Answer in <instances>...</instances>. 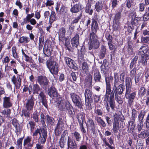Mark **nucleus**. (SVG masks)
<instances>
[{"instance_id": "1", "label": "nucleus", "mask_w": 149, "mask_h": 149, "mask_svg": "<svg viewBox=\"0 0 149 149\" xmlns=\"http://www.w3.org/2000/svg\"><path fill=\"white\" fill-rule=\"evenodd\" d=\"M114 82L113 87V90H125L123 84L124 82V74L122 73L120 75V79L119 78V75L118 73L116 72L114 74Z\"/></svg>"}, {"instance_id": "2", "label": "nucleus", "mask_w": 149, "mask_h": 149, "mask_svg": "<svg viewBox=\"0 0 149 149\" xmlns=\"http://www.w3.org/2000/svg\"><path fill=\"white\" fill-rule=\"evenodd\" d=\"M39 134V137L38 139V142L42 144H44L47 138V132L45 128H38L33 132V136H36Z\"/></svg>"}, {"instance_id": "3", "label": "nucleus", "mask_w": 149, "mask_h": 149, "mask_svg": "<svg viewBox=\"0 0 149 149\" xmlns=\"http://www.w3.org/2000/svg\"><path fill=\"white\" fill-rule=\"evenodd\" d=\"M113 117L114 122L113 123L112 130L114 133H116L118 130L122 127V126H123L122 123H120V121L123 122L124 119L121 117L120 115L117 114L116 113L114 114Z\"/></svg>"}, {"instance_id": "4", "label": "nucleus", "mask_w": 149, "mask_h": 149, "mask_svg": "<svg viewBox=\"0 0 149 149\" xmlns=\"http://www.w3.org/2000/svg\"><path fill=\"white\" fill-rule=\"evenodd\" d=\"M46 65L52 74H57L58 71V63L55 61L49 58L47 61Z\"/></svg>"}, {"instance_id": "5", "label": "nucleus", "mask_w": 149, "mask_h": 149, "mask_svg": "<svg viewBox=\"0 0 149 149\" xmlns=\"http://www.w3.org/2000/svg\"><path fill=\"white\" fill-rule=\"evenodd\" d=\"M107 99L106 108L107 111H110V107H111L112 110L115 108V102L114 101V93L113 92L111 93L110 96Z\"/></svg>"}, {"instance_id": "6", "label": "nucleus", "mask_w": 149, "mask_h": 149, "mask_svg": "<svg viewBox=\"0 0 149 149\" xmlns=\"http://www.w3.org/2000/svg\"><path fill=\"white\" fill-rule=\"evenodd\" d=\"M35 101L33 95L29 97L25 104V108L27 110L30 111L33 109Z\"/></svg>"}, {"instance_id": "7", "label": "nucleus", "mask_w": 149, "mask_h": 149, "mask_svg": "<svg viewBox=\"0 0 149 149\" xmlns=\"http://www.w3.org/2000/svg\"><path fill=\"white\" fill-rule=\"evenodd\" d=\"M34 144V140L30 136H27L23 141V145L25 149L31 148Z\"/></svg>"}, {"instance_id": "8", "label": "nucleus", "mask_w": 149, "mask_h": 149, "mask_svg": "<svg viewBox=\"0 0 149 149\" xmlns=\"http://www.w3.org/2000/svg\"><path fill=\"white\" fill-rule=\"evenodd\" d=\"M73 102L74 103L75 105L77 106L79 108L81 109L82 107L81 99L79 97L74 93H72L70 94Z\"/></svg>"}, {"instance_id": "9", "label": "nucleus", "mask_w": 149, "mask_h": 149, "mask_svg": "<svg viewBox=\"0 0 149 149\" xmlns=\"http://www.w3.org/2000/svg\"><path fill=\"white\" fill-rule=\"evenodd\" d=\"M63 120L60 118L58 121L56 127L55 129V133L56 136H59L64 130Z\"/></svg>"}, {"instance_id": "10", "label": "nucleus", "mask_w": 149, "mask_h": 149, "mask_svg": "<svg viewBox=\"0 0 149 149\" xmlns=\"http://www.w3.org/2000/svg\"><path fill=\"white\" fill-rule=\"evenodd\" d=\"M69 102H66L65 100H58L56 102V106L58 109V110L60 111H63L65 110L67 106V104Z\"/></svg>"}, {"instance_id": "11", "label": "nucleus", "mask_w": 149, "mask_h": 149, "mask_svg": "<svg viewBox=\"0 0 149 149\" xmlns=\"http://www.w3.org/2000/svg\"><path fill=\"white\" fill-rule=\"evenodd\" d=\"M12 82L15 85L14 91L16 89H19L21 85L22 79L19 76H17L16 78L15 75H13L11 78Z\"/></svg>"}, {"instance_id": "12", "label": "nucleus", "mask_w": 149, "mask_h": 149, "mask_svg": "<svg viewBox=\"0 0 149 149\" xmlns=\"http://www.w3.org/2000/svg\"><path fill=\"white\" fill-rule=\"evenodd\" d=\"M115 93V98L116 100L119 104H122L123 103L122 99L120 95L122 94L125 90L120 89L113 90Z\"/></svg>"}, {"instance_id": "13", "label": "nucleus", "mask_w": 149, "mask_h": 149, "mask_svg": "<svg viewBox=\"0 0 149 149\" xmlns=\"http://www.w3.org/2000/svg\"><path fill=\"white\" fill-rule=\"evenodd\" d=\"M68 133L67 131H64L61 135V138H60L59 142V146L61 148H64L66 144V139L65 137L66 134Z\"/></svg>"}, {"instance_id": "14", "label": "nucleus", "mask_w": 149, "mask_h": 149, "mask_svg": "<svg viewBox=\"0 0 149 149\" xmlns=\"http://www.w3.org/2000/svg\"><path fill=\"white\" fill-rule=\"evenodd\" d=\"M67 144L68 149H76L77 147L75 141L72 139L69 136L68 137Z\"/></svg>"}, {"instance_id": "15", "label": "nucleus", "mask_w": 149, "mask_h": 149, "mask_svg": "<svg viewBox=\"0 0 149 149\" xmlns=\"http://www.w3.org/2000/svg\"><path fill=\"white\" fill-rule=\"evenodd\" d=\"M37 80L38 82L40 85L45 86H47L48 84L49 81L47 78L45 76H39L38 77Z\"/></svg>"}, {"instance_id": "16", "label": "nucleus", "mask_w": 149, "mask_h": 149, "mask_svg": "<svg viewBox=\"0 0 149 149\" xmlns=\"http://www.w3.org/2000/svg\"><path fill=\"white\" fill-rule=\"evenodd\" d=\"M64 59L65 62L69 67L74 69H75L76 68L75 66V63L74 60L67 57H65Z\"/></svg>"}, {"instance_id": "17", "label": "nucleus", "mask_w": 149, "mask_h": 149, "mask_svg": "<svg viewBox=\"0 0 149 149\" xmlns=\"http://www.w3.org/2000/svg\"><path fill=\"white\" fill-rule=\"evenodd\" d=\"M86 125L87 127L90 128L93 134L95 133V125L93 120L91 118H89L88 119Z\"/></svg>"}, {"instance_id": "18", "label": "nucleus", "mask_w": 149, "mask_h": 149, "mask_svg": "<svg viewBox=\"0 0 149 149\" xmlns=\"http://www.w3.org/2000/svg\"><path fill=\"white\" fill-rule=\"evenodd\" d=\"M43 53L47 56H51L52 51V46L50 45H45L43 48Z\"/></svg>"}, {"instance_id": "19", "label": "nucleus", "mask_w": 149, "mask_h": 149, "mask_svg": "<svg viewBox=\"0 0 149 149\" xmlns=\"http://www.w3.org/2000/svg\"><path fill=\"white\" fill-rule=\"evenodd\" d=\"M38 98L40 100V102L42 103V105L47 108L48 105L46 97L42 91L38 95Z\"/></svg>"}, {"instance_id": "20", "label": "nucleus", "mask_w": 149, "mask_h": 149, "mask_svg": "<svg viewBox=\"0 0 149 149\" xmlns=\"http://www.w3.org/2000/svg\"><path fill=\"white\" fill-rule=\"evenodd\" d=\"M141 19V18L140 17H136L134 18V19L132 18L131 19V23L132 26H130L128 27V31L130 29V31L131 32L134 29L133 25L136 26L138 25V22Z\"/></svg>"}, {"instance_id": "21", "label": "nucleus", "mask_w": 149, "mask_h": 149, "mask_svg": "<svg viewBox=\"0 0 149 149\" xmlns=\"http://www.w3.org/2000/svg\"><path fill=\"white\" fill-rule=\"evenodd\" d=\"M66 32L65 29L64 27L60 28L58 31L59 39V40L63 42L65 40V33Z\"/></svg>"}, {"instance_id": "22", "label": "nucleus", "mask_w": 149, "mask_h": 149, "mask_svg": "<svg viewBox=\"0 0 149 149\" xmlns=\"http://www.w3.org/2000/svg\"><path fill=\"white\" fill-rule=\"evenodd\" d=\"M3 106L5 108H8L11 107L12 103L11 102L10 97L5 96L3 98Z\"/></svg>"}, {"instance_id": "23", "label": "nucleus", "mask_w": 149, "mask_h": 149, "mask_svg": "<svg viewBox=\"0 0 149 149\" xmlns=\"http://www.w3.org/2000/svg\"><path fill=\"white\" fill-rule=\"evenodd\" d=\"M11 123L15 129L16 132H19L21 131L22 127L20 125L17 120L15 118H14L11 120Z\"/></svg>"}, {"instance_id": "24", "label": "nucleus", "mask_w": 149, "mask_h": 149, "mask_svg": "<svg viewBox=\"0 0 149 149\" xmlns=\"http://www.w3.org/2000/svg\"><path fill=\"white\" fill-rule=\"evenodd\" d=\"M48 94L52 98L57 97L58 95L56 88L53 87L50 88L48 90Z\"/></svg>"}, {"instance_id": "25", "label": "nucleus", "mask_w": 149, "mask_h": 149, "mask_svg": "<svg viewBox=\"0 0 149 149\" xmlns=\"http://www.w3.org/2000/svg\"><path fill=\"white\" fill-rule=\"evenodd\" d=\"M99 42L97 40L89 42L88 46L89 49L91 50L93 48L97 49L99 47Z\"/></svg>"}, {"instance_id": "26", "label": "nucleus", "mask_w": 149, "mask_h": 149, "mask_svg": "<svg viewBox=\"0 0 149 149\" xmlns=\"http://www.w3.org/2000/svg\"><path fill=\"white\" fill-rule=\"evenodd\" d=\"M139 50L141 52L142 51L143 54L149 59V47L146 45H143L140 48Z\"/></svg>"}, {"instance_id": "27", "label": "nucleus", "mask_w": 149, "mask_h": 149, "mask_svg": "<svg viewBox=\"0 0 149 149\" xmlns=\"http://www.w3.org/2000/svg\"><path fill=\"white\" fill-rule=\"evenodd\" d=\"M136 95L135 93L133 92L125 96L126 99H128V104L130 106L131 105L133 102L135 98Z\"/></svg>"}, {"instance_id": "28", "label": "nucleus", "mask_w": 149, "mask_h": 149, "mask_svg": "<svg viewBox=\"0 0 149 149\" xmlns=\"http://www.w3.org/2000/svg\"><path fill=\"white\" fill-rule=\"evenodd\" d=\"M79 35L78 34H76L74 36L72 39L71 44L74 47H77L79 44Z\"/></svg>"}, {"instance_id": "29", "label": "nucleus", "mask_w": 149, "mask_h": 149, "mask_svg": "<svg viewBox=\"0 0 149 149\" xmlns=\"http://www.w3.org/2000/svg\"><path fill=\"white\" fill-rule=\"evenodd\" d=\"M98 29V25L97 21H96L95 19H93L92 22L91 27L92 31L94 33H97Z\"/></svg>"}, {"instance_id": "30", "label": "nucleus", "mask_w": 149, "mask_h": 149, "mask_svg": "<svg viewBox=\"0 0 149 149\" xmlns=\"http://www.w3.org/2000/svg\"><path fill=\"white\" fill-rule=\"evenodd\" d=\"M94 80L95 82L100 81L101 79V75L99 71L95 70L94 71L93 74Z\"/></svg>"}, {"instance_id": "31", "label": "nucleus", "mask_w": 149, "mask_h": 149, "mask_svg": "<svg viewBox=\"0 0 149 149\" xmlns=\"http://www.w3.org/2000/svg\"><path fill=\"white\" fill-rule=\"evenodd\" d=\"M84 95L86 99V98H92V91L91 86V87H89L85 90Z\"/></svg>"}, {"instance_id": "32", "label": "nucleus", "mask_w": 149, "mask_h": 149, "mask_svg": "<svg viewBox=\"0 0 149 149\" xmlns=\"http://www.w3.org/2000/svg\"><path fill=\"white\" fill-rule=\"evenodd\" d=\"M56 14L54 11H52L49 17V24H52L56 20Z\"/></svg>"}, {"instance_id": "33", "label": "nucleus", "mask_w": 149, "mask_h": 149, "mask_svg": "<svg viewBox=\"0 0 149 149\" xmlns=\"http://www.w3.org/2000/svg\"><path fill=\"white\" fill-rule=\"evenodd\" d=\"M80 6L79 4L74 5L70 9V11L72 13L78 12L80 9Z\"/></svg>"}, {"instance_id": "34", "label": "nucleus", "mask_w": 149, "mask_h": 149, "mask_svg": "<svg viewBox=\"0 0 149 149\" xmlns=\"http://www.w3.org/2000/svg\"><path fill=\"white\" fill-rule=\"evenodd\" d=\"M101 48L99 56L100 58L102 59L105 56L106 49L105 47L103 45L101 46Z\"/></svg>"}, {"instance_id": "35", "label": "nucleus", "mask_w": 149, "mask_h": 149, "mask_svg": "<svg viewBox=\"0 0 149 149\" xmlns=\"http://www.w3.org/2000/svg\"><path fill=\"white\" fill-rule=\"evenodd\" d=\"M46 123L48 125H53L54 124V119L49 115L46 116Z\"/></svg>"}, {"instance_id": "36", "label": "nucleus", "mask_w": 149, "mask_h": 149, "mask_svg": "<svg viewBox=\"0 0 149 149\" xmlns=\"http://www.w3.org/2000/svg\"><path fill=\"white\" fill-rule=\"evenodd\" d=\"M91 4L90 3H88L85 7V11L86 13H88L90 15H92L93 10L91 8Z\"/></svg>"}, {"instance_id": "37", "label": "nucleus", "mask_w": 149, "mask_h": 149, "mask_svg": "<svg viewBox=\"0 0 149 149\" xmlns=\"http://www.w3.org/2000/svg\"><path fill=\"white\" fill-rule=\"evenodd\" d=\"M36 126V123L33 121H31L29 122V123L27 124V127L28 129L30 128L31 132L33 131L35 126Z\"/></svg>"}, {"instance_id": "38", "label": "nucleus", "mask_w": 149, "mask_h": 149, "mask_svg": "<svg viewBox=\"0 0 149 149\" xmlns=\"http://www.w3.org/2000/svg\"><path fill=\"white\" fill-rule=\"evenodd\" d=\"M103 7L102 1L101 0L98 1L96 3L95 8L96 11H99L102 9Z\"/></svg>"}, {"instance_id": "39", "label": "nucleus", "mask_w": 149, "mask_h": 149, "mask_svg": "<svg viewBox=\"0 0 149 149\" xmlns=\"http://www.w3.org/2000/svg\"><path fill=\"white\" fill-rule=\"evenodd\" d=\"M33 94H38V92L40 90V88L39 85L37 84H34L32 87Z\"/></svg>"}, {"instance_id": "40", "label": "nucleus", "mask_w": 149, "mask_h": 149, "mask_svg": "<svg viewBox=\"0 0 149 149\" xmlns=\"http://www.w3.org/2000/svg\"><path fill=\"white\" fill-rule=\"evenodd\" d=\"M39 114L36 111L34 112L33 114L31 117L33 118V121L37 123L39 121Z\"/></svg>"}, {"instance_id": "41", "label": "nucleus", "mask_w": 149, "mask_h": 149, "mask_svg": "<svg viewBox=\"0 0 149 149\" xmlns=\"http://www.w3.org/2000/svg\"><path fill=\"white\" fill-rule=\"evenodd\" d=\"M149 59L143 54L141 56L139 59V61L142 63L143 65H145L147 62V60Z\"/></svg>"}, {"instance_id": "42", "label": "nucleus", "mask_w": 149, "mask_h": 149, "mask_svg": "<svg viewBox=\"0 0 149 149\" xmlns=\"http://www.w3.org/2000/svg\"><path fill=\"white\" fill-rule=\"evenodd\" d=\"M134 122L133 120H130L128 122V130H130L132 132L134 130L135 128Z\"/></svg>"}, {"instance_id": "43", "label": "nucleus", "mask_w": 149, "mask_h": 149, "mask_svg": "<svg viewBox=\"0 0 149 149\" xmlns=\"http://www.w3.org/2000/svg\"><path fill=\"white\" fill-rule=\"evenodd\" d=\"M111 85H106V93L105 95V97L106 99H107L109 97V95L111 92Z\"/></svg>"}, {"instance_id": "44", "label": "nucleus", "mask_w": 149, "mask_h": 149, "mask_svg": "<svg viewBox=\"0 0 149 149\" xmlns=\"http://www.w3.org/2000/svg\"><path fill=\"white\" fill-rule=\"evenodd\" d=\"M72 134L76 141L79 142L81 139V137L79 133L77 131H75L72 133Z\"/></svg>"}, {"instance_id": "45", "label": "nucleus", "mask_w": 149, "mask_h": 149, "mask_svg": "<svg viewBox=\"0 0 149 149\" xmlns=\"http://www.w3.org/2000/svg\"><path fill=\"white\" fill-rule=\"evenodd\" d=\"M120 23L119 21H114L113 24V25L114 30L116 31L118 30L120 27Z\"/></svg>"}, {"instance_id": "46", "label": "nucleus", "mask_w": 149, "mask_h": 149, "mask_svg": "<svg viewBox=\"0 0 149 149\" xmlns=\"http://www.w3.org/2000/svg\"><path fill=\"white\" fill-rule=\"evenodd\" d=\"M29 40L28 37L22 36L19 39V42L21 43H26L29 41Z\"/></svg>"}, {"instance_id": "47", "label": "nucleus", "mask_w": 149, "mask_h": 149, "mask_svg": "<svg viewBox=\"0 0 149 149\" xmlns=\"http://www.w3.org/2000/svg\"><path fill=\"white\" fill-rule=\"evenodd\" d=\"M148 135V133L144 131L141 132L139 134H138V137L139 138L142 139H144L147 137Z\"/></svg>"}, {"instance_id": "48", "label": "nucleus", "mask_w": 149, "mask_h": 149, "mask_svg": "<svg viewBox=\"0 0 149 149\" xmlns=\"http://www.w3.org/2000/svg\"><path fill=\"white\" fill-rule=\"evenodd\" d=\"M77 118L79 124L84 123V116L82 114L79 113L77 116Z\"/></svg>"}, {"instance_id": "49", "label": "nucleus", "mask_w": 149, "mask_h": 149, "mask_svg": "<svg viewBox=\"0 0 149 149\" xmlns=\"http://www.w3.org/2000/svg\"><path fill=\"white\" fill-rule=\"evenodd\" d=\"M96 33H94L92 32L90 34L89 37V42L93 41L95 40H97L96 38L95 37V35Z\"/></svg>"}, {"instance_id": "50", "label": "nucleus", "mask_w": 149, "mask_h": 149, "mask_svg": "<svg viewBox=\"0 0 149 149\" xmlns=\"http://www.w3.org/2000/svg\"><path fill=\"white\" fill-rule=\"evenodd\" d=\"M86 104L88 108L91 106V103L92 102V98H86L85 100Z\"/></svg>"}, {"instance_id": "51", "label": "nucleus", "mask_w": 149, "mask_h": 149, "mask_svg": "<svg viewBox=\"0 0 149 149\" xmlns=\"http://www.w3.org/2000/svg\"><path fill=\"white\" fill-rule=\"evenodd\" d=\"M23 139V138H20L17 140V145L18 148L20 149H22Z\"/></svg>"}, {"instance_id": "52", "label": "nucleus", "mask_w": 149, "mask_h": 149, "mask_svg": "<svg viewBox=\"0 0 149 149\" xmlns=\"http://www.w3.org/2000/svg\"><path fill=\"white\" fill-rule=\"evenodd\" d=\"M66 109L68 110V112L71 115L73 113L72 110L73 109V108L70 103H68V105L67 104Z\"/></svg>"}, {"instance_id": "53", "label": "nucleus", "mask_w": 149, "mask_h": 149, "mask_svg": "<svg viewBox=\"0 0 149 149\" xmlns=\"http://www.w3.org/2000/svg\"><path fill=\"white\" fill-rule=\"evenodd\" d=\"M94 114L97 116H102L103 114L102 111L101 110L95 108L94 111Z\"/></svg>"}, {"instance_id": "54", "label": "nucleus", "mask_w": 149, "mask_h": 149, "mask_svg": "<svg viewBox=\"0 0 149 149\" xmlns=\"http://www.w3.org/2000/svg\"><path fill=\"white\" fill-rule=\"evenodd\" d=\"M136 116L137 112L134 109H132L131 120L134 121H135L136 118Z\"/></svg>"}, {"instance_id": "55", "label": "nucleus", "mask_w": 149, "mask_h": 149, "mask_svg": "<svg viewBox=\"0 0 149 149\" xmlns=\"http://www.w3.org/2000/svg\"><path fill=\"white\" fill-rule=\"evenodd\" d=\"M144 116V114L142 111L139 114L138 116V120L139 121V123H143V120Z\"/></svg>"}, {"instance_id": "56", "label": "nucleus", "mask_w": 149, "mask_h": 149, "mask_svg": "<svg viewBox=\"0 0 149 149\" xmlns=\"http://www.w3.org/2000/svg\"><path fill=\"white\" fill-rule=\"evenodd\" d=\"M121 12H118L117 13L115 16L114 21H119L120 19L121 18Z\"/></svg>"}, {"instance_id": "57", "label": "nucleus", "mask_w": 149, "mask_h": 149, "mask_svg": "<svg viewBox=\"0 0 149 149\" xmlns=\"http://www.w3.org/2000/svg\"><path fill=\"white\" fill-rule=\"evenodd\" d=\"M132 83L131 78L129 77L126 78L125 81V85L126 86H131Z\"/></svg>"}, {"instance_id": "58", "label": "nucleus", "mask_w": 149, "mask_h": 149, "mask_svg": "<svg viewBox=\"0 0 149 149\" xmlns=\"http://www.w3.org/2000/svg\"><path fill=\"white\" fill-rule=\"evenodd\" d=\"M146 90L143 87H141L139 89V94L142 96H143L146 93Z\"/></svg>"}, {"instance_id": "59", "label": "nucleus", "mask_w": 149, "mask_h": 149, "mask_svg": "<svg viewBox=\"0 0 149 149\" xmlns=\"http://www.w3.org/2000/svg\"><path fill=\"white\" fill-rule=\"evenodd\" d=\"M2 114L8 116L10 113V110L9 109H6L3 110L1 112Z\"/></svg>"}, {"instance_id": "60", "label": "nucleus", "mask_w": 149, "mask_h": 149, "mask_svg": "<svg viewBox=\"0 0 149 149\" xmlns=\"http://www.w3.org/2000/svg\"><path fill=\"white\" fill-rule=\"evenodd\" d=\"M22 115L23 116L24 115L25 117H30V113L26 109H24L22 111Z\"/></svg>"}, {"instance_id": "61", "label": "nucleus", "mask_w": 149, "mask_h": 149, "mask_svg": "<svg viewBox=\"0 0 149 149\" xmlns=\"http://www.w3.org/2000/svg\"><path fill=\"white\" fill-rule=\"evenodd\" d=\"M138 57L137 56H135L132 59L130 66V68L132 69L133 68L134 65L136 63V61L138 59Z\"/></svg>"}, {"instance_id": "62", "label": "nucleus", "mask_w": 149, "mask_h": 149, "mask_svg": "<svg viewBox=\"0 0 149 149\" xmlns=\"http://www.w3.org/2000/svg\"><path fill=\"white\" fill-rule=\"evenodd\" d=\"M46 119V116H45L43 113L40 114V121L42 125L45 123V120Z\"/></svg>"}, {"instance_id": "63", "label": "nucleus", "mask_w": 149, "mask_h": 149, "mask_svg": "<svg viewBox=\"0 0 149 149\" xmlns=\"http://www.w3.org/2000/svg\"><path fill=\"white\" fill-rule=\"evenodd\" d=\"M82 68L86 72L88 70V66L87 64L86 63H84L82 65Z\"/></svg>"}, {"instance_id": "64", "label": "nucleus", "mask_w": 149, "mask_h": 149, "mask_svg": "<svg viewBox=\"0 0 149 149\" xmlns=\"http://www.w3.org/2000/svg\"><path fill=\"white\" fill-rule=\"evenodd\" d=\"M141 39L143 42L148 43L149 42V36L146 37H141Z\"/></svg>"}]
</instances>
